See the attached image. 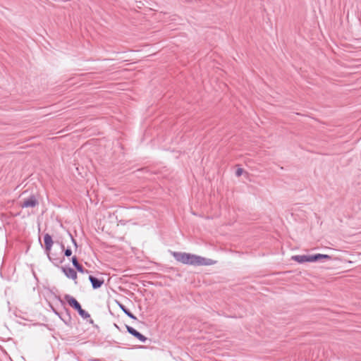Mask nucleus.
<instances>
[{"mask_svg": "<svg viewBox=\"0 0 361 361\" xmlns=\"http://www.w3.org/2000/svg\"><path fill=\"white\" fill-rule=\"evenodd\" d=\"M64 299L75 310L78 311L82 308L80 304L73 296L67 294L64 296Z\"/></svg>", "mask_w": 361, "mask_h": 361, "instance_id": "4", "label": "nucleus"}, {"mask_svg": "<svg viewBox=\"0 0 361 361\" xmlns=\"http://www.w3.org/2000/svg\"><path fill=\"white\" fill-rule=\"evenodd\" d=\"M243 169H241V168L238 169L235 171L236 176H238V177L240 176L243 174Z\"/></svg>", "mask_w": 361, "mask_h": 361, "instance_id": "15", "label": "nucleus"}, {"mask_svg": "<svg viewBox=\"0 0 361 361\" xmlns=\"http://www.w3.org/2000/svg\"><path fill=\"white\" fill-rule=\"evenodd\" d=\"M51 258H52V260H50V261L52 262L54 264L62 262V260H61L58 258H55V257H51Z\"/></svg>", "mask_w": 361, "mask_h": 361, "instance_id": "16", "label": "nucleus"}, {"mask_svg": "<svg viewBox=\"0 0 361 361\" xmlns=\"http://www.w3.org/2000/svg\"><path fill=\"white\" fill-rule=\"evenodd\" d=\"M322 254H316L314 255H311L312 262H317L319 259H322Z\"/></svg>", "mask_w": 361, "mask_h": 361, "instance_id": "11", "label": "nucleus"}, {"mask_svg": "<svg viewBox=\"0 0 361 361\" xmlns=\"http://www.w3.org/2000/svg\"><path fill=\"white\" fill-rule=\"evenodd\" d=\"M61 249L64 250V245L63 244L61 245Z\"/></svg>", "mask_w": 361, "mask_h": 361, "instance_id": "19", "label": "nucleus"}, {"mask_svg": "<svg viewBox=\"0 0 361 361\" xmlns=\"http://www.w3.org/2000/svg\"><path fill=\"white\" fill-rule=\"evenodd\" d=\"M292 259L300 264H302L307 262H312L311 255H295L292 257Z\"/></svg>", "mask_w": 361, "mask_h": 361, "instance_id": "8", "label": "nucleus"}, {"mask_svg": "<svg viewBox=\"0 0 361 361\" xmlns=\"http://www.w3.org/2000/svg\"><path fill=\"white\" fill-rule=\"evenodd\" d=\"M127 331L131 334L132 336L137 338L138 340H140L142 342H145L147 340V338L145 337L144 335L141 334L140 332H138L137 330H135L134 328L126 326Z\"/></svg>", "mask_w": 361, "mask_h": 361, "instance_id": "6", "label": "nucleus"}, {"mask_svg": "<svg viewBox=\"0 0 361 361\" xmlns=\"http://www.w3.org/2000/svg\"><path fill=\"white\" fill-rule=\"evenodd\" d=\"M70 236L71 238V240L73 243V245L75 246V247H78V245H77V243H76V240L73 238V237L70 234Z\"/></svg>", "mask_w": 361, "mask_h": 361, "instance_id": "17", "label": "nucleus"}, {"mask_svg": "<svg viewBox=\"0 0 361 361\" xmlns=\"http://www.w3.org/2000/svg\"><path fill=\"white\" fill-rule=\"evenodd\" d=\"M64 255L66 257H70L72 255V250L70 248H67L64 250Z\"/></svg>", "mask_w": 361, "mask_h": 361, "instance_id": "14", "label": "nucleus"}, {"mask_svg": "<svg viewBox=\"0 0 361 361\" xmlns=\"http://www.w3.org/2000/svg\"><path fill=\"white\" fill-rule=\"evenodd\" d=\"M173 256L178 262H182L185 264L192 265H208L210 263L208 262L209 259L197 256L195 255L185 253V252H173Z\"/></svg>", "mask_w": 361, "mask_h": 361, "instance_id": "1", "label": "nucleus"}, {"mask_svg": "<svg viewBox=\"0 0 361 361\" xmlns=\"http://www.w3.org/2000/svg\"><path fill=\"white\" fill-rule=\"evenodd\" d=\"M61 270L66 277L74 280L75 283H77V272L73 268L61 267Z\"/></svg>", "mask_w": 361, "mask_h": 361, "instance_id": "5", "label": "nucleus"}, {"mask_svg": "<svg viewBox=\"0 0 361 361\" xmlns=\"http://www.w3.org/2000/svg\"><path fill=\"white\" fill-rule=\"evenodd\" d=\"M79 272L82 273V274H85V273H88L89 271L87 270V269H85L83 268V267L80 264L79 266H78V267L75 268Z\"/></svg>", "mask_w": 361, "mask_h": 361, "instance_id": "12", "label": "nucleus"}, {"mask_svg": "<svg viewBox=\"0 0 361 361\" xmlns=\"http://www.w3.org/2000/svg\"><path fill=\"white\" fill-rule=\"evenodd\" d=\"M89 280L92 284V286L94 289H97L99 288H100L102 284L104 283V280L103 279H97L93 276H89Z\"/></svg>", "mask_w": 361, "mask_h": 361, "instance_id": "7", "label": "nucleus"}, {"mask_svg": "<svg viewBox=\"0 0 361 361\" xmlns=\"http://www.w3.org/2000/svg\"><path fill=\"white\" fill-rule=\"evenodd\" d=\"M79 315L82 317L83 319H87V318H90V314L87 312L86 311H85L82 308H81L80 310H79L78 311Z\"/></svg>", "mask_w": 361, "mask_h": 361, "instance_id": "10", "label": "nucleus"}, {"mask_svg": "<svg viewBox=\"0 0 361 361\" xmlns=\"http://www.w3.org/2000/svg\"><path fill=\"white\" fill-rule=\"evenodd\" d=\"M118 306L123 310V312L130 318L135 320L137 319L136 317L134 314H133L123 305L118 303Z\"/></svg>", "mask_w": 361, "mask_h": 361, "instance_id": "9", "label": "nucleus"}, {"mask_svg": "<svg viewBox=\"0 0 361 361\" xmlns=\"http://www.w3.org/2000/svg\"><path fill=\"white\" fill-rule=\"evenodd\" d=\"M44 241L45 245V252L49 260H52L51 255L50 254L51 248L53 245V240L51 236L49 233H46L44 235Z\"/></svg>", "mask_w": 361, "mask_h": 361, "instance_id": "3", "label": "nucleus"}, {"mask_svg": "<svg viewBox=\"0 0 361 361\" xmlns=\"http://www.w3.org/2000/svg\"><path fill=\"white\" fill-rule=\"evenodd\" d=\"M39 204V201L35 195H30L27 198H25L20 202V207L22 208H33Z\"/></svg>", "mask_w": 361, "mask_h": 361, "instance_id": "2", "label": "nucleus"}, {"mask_svg": "<svg viewBox=\"0 0 361 361\" xmlns=\"http://www.w3.org/2000/svg\"><path fill=\"white\" fill-rule=\"evenodd\" d=\"M322 259H331V256H329L328 255H323L322 254Z\"/></svg>", "mask_w": 361, "mask_h": 361, "instance_id": "18", "label": "nucleus"}, {"mask_svg": "<svg viewBox=\"0 0 361 361\" xmlns=\"http://www.w3.org/2000/svg\"><path fill=\"white\" fill-rule=\"evenodd\" d=\"M73 265L75 267V268L78 267L80 264L78 262V260L75 256L73 257L71 259Z\"/></svg>", "mask_w": 361, "mask_h": 361, "instance_id": "13", "label": "nucleus"}]
</instances>
